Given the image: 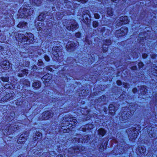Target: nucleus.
Masks as SVG:
<instances>
[{
    "mask_svg": "<svg viewBox=\"0 0 157 157\" xmlns=\"http://www.w3.org/2000/svg\"><path fill=\"white\" fill-rule=\"evenodd\" d=\"M81 33L80 32H78L76 33L75 34V36L79 38L80 36Z\"/></svg>",
    "mask_w": 157,
    "mask_h": 157,
    "instance_id": "nucleus-51",
    "label": "nucleus"
},
{
    "mask_svg": "<svg viewBox=\"0 0 157 157\" xmlns=\"http://www.w3.org/2000/svg\"><path fill=\"white\" fill-rule=\"evenodd\" d=\"M46 16L43 13H41L38 16V20L40 21H43L44 18H45Z\"/></svg>",
    "mask_w": 157,
    "mask_h": 157,
    "instance_id": "nucleus-30",
    "label": "nucleus"
},
{
    "mask_svg": "<svg viewBox=\"0 0 157 157\" xmlns=\"http://www.w3.org/2000/svg\"><path fill=\"white\" fill-rule=\"evenodd\" d=\"M128 32L127 27H122L119 30L116 31L115 35L117 37L119 36H124Z\"/></svg>",
    "mask_w": 157,
    "mask_h": 157,
    "instance_id": "nucleus-9",
    "label": "nucleus"
},
{
    "mask_svg": "<svg viewBox=\"0 0 157 157\" xmlns=\"http://www.w3.org/2000/svg\"><path fill=\"white\" fill-rule=\"evenodd\" d=\"M60 109H61V108H60V109H57L55 111H54V112H53L54 113H55V114H57V113H59V112L60 111Z\"/></svg>",
    "mask_w": 157,
    "mask_h": 157,
    "instance_id": "nucleus-58",
    "label": "nucleus"
},
{
    "mask_svg": "<svg viewBox=\"0 0 157 157\" xmlns=\"http://www.w3.org/2000/svg\"><path fill=\"white\" fill-rule=\"evenodd\" d=\"M123 85L124 86V87L125 88H127L129 86V85L128 84H127V83H124Z\"/></svg>",
    "mask_w": 157,
    "mask_h": 157,
    "instance_id": "nucleus-53",
    "label": "nucleus"
},
{
    "mask_svg": "<svg viewBox=\"0 0 157 157\" xmlns=\"http://www.w3.org/2000/svg\"><path fill=\"white\" fill-rule=\"evenodd\" d=\"M152 129H154V127L151 128V130L149 132V136H150V135H151V136L152 137H155V134L153 133L152 134H151V131L152 130Z\"/></svg>",
    "mask_w": 157,
    "mask_h": 157,
    "instance_id": "nucleus-42",
    "label": "nucleus"
},
{
    "mask_svg": "<svg viewBox=\"0 0 157 157\" xmlns=\"http://www.w3.org/2000/svg\"><path fill=\"white\" fill-rule=\"evenodd\" d=\"M128 107V109L126 107H123L122 110L123 111L121 113V115L120 117V119L122 121H123L124 120L128 119V117L132 115L134 113V112H135L136 109H135V106L130 105Z\"/></svg>",
    "mask_w": 157,
    "mask_h": 157,
    "instance_id": "nucleus-3",
    "label": "nucleus"
},
{
    "mask_svg": "<svg viewBox=\"0 0 157 157\" xmlns=\"http://www.w3.org/2000/svg\"><path fill=\"white\" fill-rule=\"evenodd\" d=\"M65 119L66 120L65 121L67 122L65 126L67 128L71 127L73 128V126H75L77 124V121L75 117H73L71 116L68 117V119L67 118Z\"/></svg>",
    "mask_w": 157,
    "mask_h": 157,
    "instance_id": "nucleus-6",
    "label": "nucleus"
},
{
    "mask_svg": "<svg viewBox=\"0 0 157 157\" xmlns=\"http://www.w3.org/2000/svg\"><path fill=\"white\" fill-rule=\"evenodd\" d=\"M137 154H138L139 152L140 154H144L146 151V149L144 147H138L136 150Z\"/></svg>",
    "mask_w": 157,
    "mask_h": 157,
    "instance_id": "nucleus-19",
    "label": "nucleus"
},
{
    "mask_svg": "<svg viewBox=\"0 0 157 157\" xmlns=\"http://www.w3.org/2000/svg\"><path fill=\"white\" fill-rule=\"evenodd\" d=\"M60 109H61V108H60V109H57L55 111H54V112H53L54 113H55V114H57V113H59V112L60 111Z\"/></svg>",
    "mask_w": 157,
    "mask_h": 157,
    "instance_id": "nucleus-60",
    "label": "nucleus"
},
{
    "mask_svg": "<svg viewBox=\"0 0 157 157\" xmlns=\"http://www.w3.org/2000/svg\"><path fill=\"white\" fill-rule=\"evenodd\" d=\"M117 84L118 85H121L122 84L121 81L120 80H117Z\"/></svg>",
    "mask_w": 157,
    "mask_h": 157,
    "instance_id": "nucleus-55",
    "label": "nucleus"
},
{
    "mask_svg": "<svg viewBox=\"0 0 157 157\" xmlns=\"http://www.w3.org/2000/svg\"><path fill=\"white\" fill-rule=\"evenodd\" d=\"M52 78V75L49 73L46 74L45 75L43 76L41 79L42 81L45 82V83L46 82H48Z\"/></svg>",
    "mask_w": 157,
    "mask_h": 157,
    "instance_id": "nucleus-14",
    "label": "nucleus"
},
{
    "mask_svg": "<svg viewBox=\"0 0 157 157\" xmlns=\"http://www.w3.org/2000/svg\"><path fill=\"white\" fill-rule=\"evenodd\" d=\"M9 94H6L5 96L3 97L0 101L1 103H3L4 102L7 101L10 98V97H9Z\"/></svg>",
    "mask_w": 157,
    "mask_h": 157,
    "instance_id": "nucleus-22",
    "label": "nucleus"
},
{
    "mask_svg": "<svg viewBox=\"0 0 157 157\" xmlns=\"http://www.w3.org/2000/svg\"><path fill=\"white\" fill-rule=\"evenodd\" d=\"M98 25V23L96 21H94L93 23V26L94 27H97Z\"/></svg>",
    "mask_w": 157,
    "mask_h": 157,
    "instance_id": "nucleus-43",
    "label": "nucleus"
},
{
    "mask_svg": "<svg viewBox=\"0 0 157 157\" xmlns=\"http://www.w3.org/2000/svg\"><path fill=\"white\" fill-rule=\"evenodd\" d=\"M136 66H133L131 67V69L132 70H135L136 69Z\"/></svg>",
    "mask_w": 157,
    "mask_h": 157,
    "instance_id": "nucleus-64",
    "label": "nucleus"
},
{
    "mask_svg": "<svg viewBox=\"0 0 157 157\" xmlns=\"http://www.w3.org/2000/svg\"><path fill=\"white\" fill-rule=\"evenodd\" d=\"M41 0H37V2L36 0H35L34 1V2L36 4V5L37 6H39V5L41 4Z\"/></svg>",
    "mask_w": 157,
    "mask_h": 157,
    "instance_id": "nucleus-40",
    "label": "nucleus"
},
{
    "mask_svg": "<svg viewBox=\"0 0 157 157\" xmlns=\"http://www.w3.org/2000/svg\"><path fill=\"white\" fill-rule=\"evenodd\" d=\"M121 139V143H119L118 144V146H120L121 145H124V144H125V142L124 141V140H123L122 138H120Z\"/></svg>",
    "mask_w": 157,
    "mask_h": 157,
    "instance_id": "nucleus-38",
    "label": "nucleus"
},
{
    "mask_svg": "<svg viewBox=\"0 0 157 157\" xmlns=\"http://www.w3.org/2000/svg\"><path fill=\"white\" fill-rule=\"evenodd\" d=\"M140 88L141 94L144 95H145L147 93V90L146 86H141Z\"/></svg>",
    "mask_w": 157,
    "mask_h": 157,
    "instance_id": "nucleus-20",
    "label": "nucleus"
},
{
    "mask_svg": "<svg viewBox=\"0 0 157 157\" xmlns=\"http://www.w3.org/2000/svg\"><path fill=\"white\" fill-rule=\"evenodd\" d=\"M140 129V125H138L136 127V128H133L132 131L131 129L126 130L127 132L129 134L128 136L130 140H131L132 141H133L137 138L139 133V132Z\"/></svg>",
    "mask_w": 157,
    "mask_h": 157,
    "instance_id": "nucleus-4",
    "label": "nucleus"
},
{
    "mask_svg": "<svg viewBox=\"0 0 157 157\" xmlns=\"http://www.w3.org/2000/svg\"><path fill=\"white\" fill-rule=\"evenodd\" d=\"M62 47L61 46H59V47L56 46L53 48L52 53L55 57H62Z\"/></svg>",
    "mask_w": 157,
    "mask_h": 157,
    "instance_id": "nucleus-7",
    "label": "nucleus"
},
{
    "mask_svg": "<svg viewBox=\"0 0 157 157\" xmlns=\"http://www.w3.org/2000/svg\"><path fill=\"white\" fill-rule=\"evenodd\" d=\"M12 84V87H11L10 86V89H13V88H15L17 86V83H12L10 82V84Z\"/></svg>",
    "mask_w": 157,
    "mask_h": 157,
    "instance_id": "nucleus-41",
    "label": "nucleus"
},
{
    "mask_svg": "<svg viewBox=\"0 0 157 157\" xmlns=\"http://www.w3.org/2000/svg\"><path fill=\"white\" fill-rule=\"evenodd\" d=\"M70 117V116H69V117H65V118H64L63 119V120H64V121H63V122H64L65 121V123H62L60 125V127H61V126H62V127H66V126H65V123L66 124H67V122L65 121H66V119H67V118H68V117ZM64 118H65V117H64Z\"/></svg>",
    "mask_w": 157,
    "mask_h": 157,
    "instance_id": "nucleus-35",
    "label": "nucleus"
},
{
    "mask_svg": "<svg viewBox=\"0 0 157 157\" xmlns=\"http://www.w3.org/2000/svg\"><path fill=\"white\" fill-rule=\"evenodd\" d=\"M107 14L110 16H112L113 15V12L111 8L109 7L107 8Z\"/></svg>",
    "mask_w": 157,
    "mask_h": 157,
    "instance_id": "nucleus-32",
    "label": "nucleus"
},
{
    "mask_svg": "<svg viewBox=\"0 0 157 157\" xmlns=\"http://www.w3.org/2000/svg\"><path fill=\"white\" fill-rule=\"evenodd\" d=\"M98 134L101 136L102 137L105 135L106 132V131L102 128H100L98 129Z\"/></svg>",
    "mask_w": 157,
    "mask_h": 157,
    "instance_id": "nucleus-21",
    "label": "nucleus"
},
{
    "mask_svg": "<svg viewBox=\"0 0 157 157\" xmlns=\"http://www.w3.org/2000/svg\"><path fill=\"white\" fill-rule=\"evenodd\" d=\"M28 73V70H27L24 69L21 71V73L18 74V76L19 77H21L24 76V75L27 76Z\"/></svg>",
    "mask_w": 157,
    "mask_h": 157,
    "instance_id": "nucleus-24",
    "label": "nucleus"
},
{
    "mask_svg": "<svg viewBox=\"0 0 157 157\" xmlns=\"http://www.w3.org/2000/svg\"><path fill=\"white\" fill-rule=\"evenodd\" d=\"M78 140L79 142L81 141L82 143L84 142V140L83 139L78 138Z\"/></svg>",
    "mask_w": 157,
    "mask_h": 157,
    "instance_id": "nucleus-62",
    "label": "nucleus"
},
{
    "mask_svg": "<svg viewBox=\"0 0 157 157\" xmlns=\"http://www.w3.org/2000/svg\"><path fill=\"white\" fill-rule=\"evenodd\" d=\"M33 10L31 9L29 10L25 7L20 8L18 11L20 17L24 18H26L27 16H30L33 13Z\"/></svg>",
    "mask_w": 157,
    "mask_h": 157,
    "instance_id": "nucleus-5",
    "label": "nucleus"
},
{
    "mask_svg": "<svg viewBox=\"0 0 157 157\" xmlns=\"http://www.w3.org/2000/svg\"><path fill=\"white\" fill-rule=\"evenodd\" d=\"M86 12H85V13H86V14H83L82 15V18L83 21H84V23H85L86 24H87L86 23H88V17H90V16L89 14L90 12L89 11L87 10L86 11Z\"/></svg>",
    "mask_w": 157,
    "mask_h": 157,
    "instance_id": "nucleus-16",
    "label": "nucleus"
},
{
    "mask_svg": "<svg viewBox=\"0 0 157 157\" xmlns=\"http://www.w3.org/2000/svg\"><path fill=\"white\" fill-rule=\"evenodd\" d=\"M6 128L7 127H6V128H5L4 130H3V132L5 135H9L10 134L9 133V128Z\"/></svg>",
    "mask_w": 157,
    "mask_h": 157,
    "instance_id": "nucleus-34",
    "label": "nucleus"
},
{
    "mask_svg": "<svg viewBox=\"0 0 157 157\" xmlns=\"http://www.w3.org/2000/svg\"><path fill=\"white\" fill-rule=\"evenodd\" d=\"M103 51L105 52L108 51V46L111 44V42L110 40H103Z\"/></svg>",
    "mask_w": 157,
    "mask_h": 157,
    "instance_id": "nucleus-11",
    "label": "nucleus"
},
{
    "mask_svg": "<svg viewBox=\"0 0 157 157\" xmlns=\"http://www.w3.org/2000/svg\"><path fill=\"white\" fill-rule=\"evenodd\" d=\"M105 99V96L102 95L100 97V98L99 99V100H98H98H99L100 101H103Z\"/></svg>",
    "mask_w": 157,
    "mask_h": 157,
    "instance_id": "nucleus-44",
    "label": "nucleus"
},
{
    "mask_svg": "<svg viewBox=\"0 0 157 157\" xmlns=\"http://www.w3.org/2000/svg\"><path fill=\"white\" fill-rule=\"evenodd\" d=\"M109 114L112 116L115 114V110L114 106L113 105L111 104L109 106Z\"/></svg>",
    "mask_w": 157,
    "mask_h": 157,
    "instance_id": "nucleus-18",
    "label": "nucleus"
},
{
    "mask_svg": "<svg viewBox=\"0 0 157 157\" xmlns=\"http://www.w3.org/2000/svg\"><path fill=\"white\" fill-rule=\"evenodd\" d=\"M28 135H29L26 131L25 132V133L21 134L18 139L17 141V143L18 144H23L25 142L26 140V138H25L28 136Z\"/></svg>",
    "mask_w": 157,
    "mask_h": 157,
    "instance_id": "nucleus-10",
    "label": "nucleus"
},
{
    "mask_svg": "<svg viewBox=\"0 0 157 157\" xmlns=\"http://www.w3.org/2000/svg\"><path fill=\"white\" fill-rule=\"evenodd\" d=\"M29 61H25V63H23V64H22L21 63H19V65L21 67L25 66L26 67H28L29 66Z\"/></svg>",
    "mask_w": 157,
    "mask_h": 157,
    "instance_id": "nucleus-33",
    "label": "nucleus"
},
{
    "mask_svg": "<svg viewBox=\"0 0 157 157\" xmlns=\"http://www.w3.org/2000/svg\"><path fill=\"white\" fill-rule=\"evenodd\" d=\"M99 151H100L101 152H102L104 149V145H103L102 144H101V146H100L99 148Z\"/></svg>",
    "mask_w": 157,
    "mask_h": 157,
    "instance_id": "nucleus-45",
    "label": "nucleus"
},
{
    "mask_svg": "<svg viewBox=\"0 0 157 157\" xmlns=\"http://www.w3.org/2000/svg\"><path fill=\"white\" fill-rule=\"evenodd\" d=\"M65 12L62 11L61 13H57L56 14V17L57 19L59 20L61 19L62 17H63L64 15Z\"/></svg>",
    "mask_w": 157,
    "mask_h": 157,
    "instance_id": "nucleus-26",
    "label": "nucleus"
},
{
    "mask_svg": "<svg viewBox=\"0 0 157 157\" xmlns=\"http://www.w3.org/2000/svg\"><path fill=\"white\" fill-rule=\"evenodd\" d=\"M78 2H81V3H84L86 2V0H76Z\"/></svg>",
    "mask_w": 157,
    "mask_h": 157,
    "instance_id": "nucleus-52",
    "label": "nucleus"
},
{
    "mask_svg": "<svg viewBox=\"0 0 157 157\" xmlns=\"http://www.w3.org/2000/svg\"><path fill=\"white\" fill-rule=\"evenodd\" d=\"M147 54H144L142 55V56L143 58L145 59L147 57Z\"/></svg>",
    "mask_w": 157,
    "mask_h": 157,
    "instance_id": "nucleus-56",
    "label": "nucleus"
},
{
    "mask_svg": "<svg viewBox=\"0 0 157 157\" xmlns=\"http://www.w3.org/2000/svg\"><path fill=\"white\" fill-rule=\"evenodd\" d=\"M153 68H152L151 69H153V71H152V74L153 75L157 76V66H154V65L153 66Z\"/></svg>",
    "mask_w": 157,
    "mask_h": 157,
    "instance_id": "nucleus-31",
    "label": "nucleus"
},
{
    "mask_svg": "<svg viewBox=\"0 0 157 157\" xmlns=\"http://www.w3.org/2000/svg\"><path fill=\"white\" fill-rule=\"evenodd\" d=\"M27 23L25 22H21L18 24L17 26L18 27L21 28H24L27 25Z\"/></svg>",
    "mask_w": 157,
    "mask_h": 157,
    "instance_id": "nucleus-25",
    "label": "nucleus"
},
{
    "mask_svg": "<svg viewBox=\"0 0 157 157\" xmlns=\"http://www.w3.org/2000/svg\"><path fill=\"white\" fill-rule=\"evenodd\" d=\"M54 114V112L52 113L50 111H47L44 112L42 114L43 119L45 120L48 119L50 117H52Z\"/></svg>",
    "mask_w": 157,
    "mask_h": 157,
    "instance_id": "nucleus-12",
    "label": "nucleus"
},
{
    "mask_svg": "<svg viewBox=\"0 0 157 157\" xmlns=\"http://www.w3.org/2000/svg\"><path fill=\"white\" fill-rule=\"evenodd\" d=\"M48 1H50L51 2L55 1L54 4L56 5V7H57L58 9H60V8L62 9L63 8V7L64 8L66 7L69 9L70 10H71L72 11V14H73L74 13V10L73 8L75 7V6H73L72 7L71 6V4H72V3L69 1L68 0H47Z\"/></svg>",
    "mask_w": 157,
    "mask_h": 157,
    "instance_id": "nucleus-2",
    "label": "nucleus"
},
{
    "mask_svg": "<svg viewBox=\"0 0 157 157\" xmlns=\"http://www.w3.org/2000/svg\"><path fill=\"white\" fill-rule=\"evenodd\" d=\"M1 80L3 82H8L9 81L8 77H2L1 78Z\"/></svg>",
    "mask_w": 157,
    "mask_h": 157,
    "instance_id": "nucleus-39",
    "label": "nucleus"
},
{
    "mask_svg": "<svg viewBox=\"0 0 157 157\" xmlns=\"http://www.w3.org/2000/svg\"><path fill=\"white\" fill-rule=\"evenodd\" d=\"M16 39L18 41L24 44H32L34 41V36L32 33H28L26 36L21 33H18L16 36Z\"/></svg>",
    "mask_w": 157,
    "mask_h": 157,
    "instance_id": "nucleus-1",
    "label": "nucleus"
},
{
    "mask_svg": "<svg viewBox=\"0 0 157 157\" xmlns=\"http://www.w3.org/2000/svg\"><path fill=\"white\" fill-rule=\"evenodd\" d=\"M76 44L73 41H69L66 46V48L68 50H71V51H73L75 48Z\"/></svg>",
    "mask_w": 157,
    "mask_h": 157,
    "instance_id": "nucleus-13",
    "label": "nucleus"
},
{
    "mask_svg": "<svg viewBox=\"0 0 157 157\" xmlns=\"http://www.w3.org/2000/svg\"><path fill=\"white\" fill-rule=\"evenodd\" d=\"M93 126L91 124H87L85 126V128H87L88 130H90L91 128H93Z\"/></svg>",
    "mask_w": 157,
    "mask_h": 157,
    "instance_id": "nucleus-36",
    "label": "nucleus"
},
{
    "mask_svg": "<svg viewBox=\"0 0 157 157\" xmlns=\"http://www.w3.org/2000/svg\"><path fill=\"white\" fill-rule=\"evenodd\" d=\"M17 125H14L13 126V128L14 129V130H13L14 131H17Z\"/></svg>",
    "mask_w": 157,
    "mask_h": 157,
    "instance_id": "nucleus-63",
    "label": "nucleus"
},
{
    "mask_svg": "<svg viewBox=\"0 0 157 157\" xmlns=\"http://www.w3.org/2000/svg\"><path fill=\"white\" fill-rule=\"evenodd\" d=\"M138 66L140 68L142 67L143 66L144 64L142 62H140L138 63Z\"/></svg>",
    "mask_w": 157,
    "mask_h": 157,
    "instance_id": "nucleus-47",
    "label": "nucleus"
},
{
    "mask_svg": "<svg viewBox=\"0 0 157 157\" xmlns=\"http://www.w3.org/2000/svg\"><path fill=\"white\" fill-rule=\"evenodd\" d=\"M57 98H56H56H52V99H50V103H55V105H56V104L57 105H59V104L61 103V101H62L61 100H57Z\"/></svg>",
    "mask_w": 157,
    "mask_h": 157,
    "instance_id": "nucleus-23",
    "label": "nucleus"
},
{
    "mask_svg": "<svg viewBox=\"0 0 157 157\" xmlns=\"http://www.w3.org/2000/svg\"><path fill=\"white\" fill-rule=\"evenodd\" d=\"M94 17L96 19H98L99 18V15L98 13L94 14Z\"/></svg>",
    "mask_w": 157,
    "mask_h": 157,
    "instance_id": "nucleus-50",
    "label": "nucleus"
},
{
    "mask_svg": "<svg viewBox=\"0 0 157 157\" xmlns=\"http://www.w3.org/2000/svg\"><path fill=\"white\" fill-rule=\"evenodd\" d=\"M44 58L46 61H48L50 60L49 57L47 55H45Z\"/></svg>",
    "mask_w": 157,
    "mask_h": 157,
    "instance_id": "nucleus-46",
    "label": "nucleus"
},
{
    "mask_svg": "<svg viewBox=\"0 0 157 157\" xmlns=\"http://www.w3.org/2000/svg\"><path fill=\"white\" fill-rule=\"evenodd\" d=\"M38 65H42L43 64V62L42 61V60H39L38 61Z\"/></svg>",
    "mask_w": 157,
    "mask_h": 157,
    "instance_id": "nucleus-49",
    "label": "nucleus"
},
{
    "mask_svg": "<svg viewBox=\"0 0 157 157\" xmlns=\"http://www.w3.org/2000/svg\"><path fill=\"white\" fill-rule=\"evenodd\" d=\"M129 22V20L127 16L121 17L119 20L116 22V25L119 26H121L122 24H127Z\"/></svg>",
    "mask_w": 157,
    "mask_h": 157,
    "instance_id": "nucleus-8",
    "label": "nucleus"
},
{
    "mask_svg": "<svg viewBox=\"0 0 157 157\" xmlns=\"http://www.w3.org/2000/svg\"><path fill=\"white\" fill-rule=\"evenodd\" d=\"M31 69L33 71H35L37 69L36 66L35 65H33L31 67Z\"/></svg>",
    "mask_w": 157,
    "mask_h": 157,
    "instance_id": "nucleus-48",
    "label": "nucleus"
},
{
    "mask_svg": "<svg viewBox=\"0 0 157 157\" xmlns=\"http://www.w3.org/2000/svg\"><path fill=\"white\" fill-rule=\"evenodd\" d=\"M74 23L71 24L70 26H68L67 27V28L68 30H71L73 31H75L78 26L77 23L74 21Z\"/></svg>",
    "mask_w": 157,
    "mask_h": 157,
    "instance_id": "nucleus-15",
    "label": "nucleus"
},
{
    "mask_svg": "<svg viewBox=\"0 0 157 157\" xmlns=\"http://www.w3.org/2000/svg\"><path fill=\"white\" fill-rule=\"evenodd\" d=\"M33 86L36 88H39L41 86V83L39 81L35 82L33 83Z\"/></svg>",
    "mask_w": 157,
    "mask_h": 157,
    "instance_id": "nucleus-29",
    "label": "nucleus"
},
{
    "mask_svg": "<svg viewBox=\"0 0 157 157\" xmlns=\"http://www.w3.org/2000/svg\"><path fill=\"white\" fill-rule=\"evenodd\" d=\"M81 112L82 115H87L89 114L90 111L88 110L87 108H82L81 110Z\"/></svg>",
    "mask_w": 157,
    "mask_h": 157,
    "instance_id": "nucleus-27",
    "label": "nucleus"
},
{
    "mask_svg": "<svg viewBox=\"0 0 157 157\" xmlns=\"http://www.w3.org/2000/svg\"><path fill=\"white\" fill-rule=\"evenodd\" d=\"M42 136V134L40 132H36V135L34 138V140L36 141L37 139H40Z\"/></svg>",
    "mask_w": 157,
    "mask_h": 157,
    "instance_id": "nucleus-28",
    "label": "nucleus"
},
{
    "mask_svg": "<svg viewBox=\"0 0 157 157\" xmlns=\"http://www.w3.org/2000/svg\"><path fill=\"white\" fill-rule=\"evenodd\" d=\"M60 109H61V108H60V109H57L55 111H54V112H53L54 113H55V114H57V113H59V112L60 111Z\"/></svg>",
    "mask_w": 157,
    "mask_h": 157,
    "instance_id": "nucleus-59",
    "label": "nucleus"
},
{
    "mask_svg": "<svg viewBox=\"0 0 157 157\" xmlns=\"http://www.w3.org/2000/svg\"><path fill=\"white\" fill-rule=\"evenodd\" d=\"M1 66L4 69H8L10 67V63L7 60H5L3 62Z\"/></svg>",
    "mask_w": 157,
    "mask_h": 157,
    "instance_id": "nucleus-17",
    "label": "nucleus"
},
{
    "mask_svg": "<svg viewBox=\"0 0 157 157\" xmlns=\"http://www.w3.org/2000/svg\"><path fill=\"white\" fill-rule=\"evenodd\" d=\"M46 69H47V70H48L49 71H52V68H50L49 66H47L46 67Z\"/></svg>",
    "mask_w": 157,
    "mask_h": 157,
    "instance_id": "nucleus-57",
    "label": "nucleus"
},
{
    "mask_svg": "<svg viewBox=\"0 0 157 157\" xmlns=\"http://www.w3.org/2000/svg\"><path fill=\"white\" fill-rule=\"evenodd\" d=\"M137 91V89L136 88H134L132 90V92L133 93H136Z\"/></svg>",
    "mask_w": 157,
    "mask_h": 157,
    "instance_id": "nucleus-61",
    "label": "nucleus"
},
{
    "mask_svg": "<svg viewBox=\"0 0 157 157\" xmlns=\"http://www.w3.org/2000/svg\"><path fill=\"white\" fill-rule=\"evenodd\" d=\"M5 87L6 89H8L10 88V85L9 84H6L5 85Z\"/></svg>",
    "mask_w": 157,
    "mask_h": 157,
    "instance_id": "nucleus-54",
    "label": "nucleus"
},
{
    "mask_svg": "<svg viewBox=\"0 0 157 157\" xmlns=\"http://www.w3.org/2000/svg\"><path fill=\"white\" fill-rule=\"evenodd\" d=\"M15 116V115L14 112H10V120H12L13 119Z\"/></svg>",
    "mask_w": 157,
    "mask_h": 157,
    "instance_id": "nucleus-37",
    "label": "nucleus"
}]
</instances>
